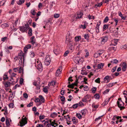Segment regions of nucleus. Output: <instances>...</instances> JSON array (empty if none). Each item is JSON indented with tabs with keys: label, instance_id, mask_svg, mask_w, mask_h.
I'll use <instances>...</instances> for the list:
<instances>
[{
	"label": "nucleus",
	"instance_id": "obj_42",
	"mask_svg": "<svg viewBox=\"0 0 127 127\" xmlns=\"http://www.w3.org/2000/svg\"><path fill=\"white\" fill-rule=\"evenodd\" d=\"M95 82L96 83H100V78H98L97 79H96L95 80Z\"/></svg>",
	"mask_w": 127,
	"mask_h": 127
},
{
	"label": "nucleus",
	"instance_id": "obj_15",
	"mask_svg": "<svg viewBox=\"0 0 127 127\" xmlns=\"http://www.w3.org/2000/svg\"><path fill=\"white\" fill-rule=\"evenodd\" d=\"M104 66V64L102 63H101L98 64L97 65V67L99 69H101Z\"/></svg>",
	"mask_w": 127,
	"mask_h": 127
},
{
	"label": "nucleus",
	"instance_id": "obj_30",
	"mask_svg": "<svg viewBox=\"0 0 127 127\" xmlns=\"http://www.w3.org/2000/svg\"><path fill=\"white\" fill-rule=\"evenodd\" d=\"M76 116L79 119H81L82 117L80 114L77 113L76 114Z\"/></svg>",
	"mask_w": 127,
	"mask_h": 127
},
{
	"label": "nucleus",
	"instance_id": "obj_28",
	"mask_svg": "<svg viewBox=\"0 0 127 127\" xmlns=\"http://www.w3.org/2000/svg\"><path fill=\"white\" fill-rule=\"evenodd\" d=\"M6 122V125H7V126H8L9 125V120L8 119H6L5 121Z\"/></svg>",
	"mask_w": 127,
	"mask_h": 127
},
{
	"label": "nucleus",
	"instance_id": "obj_59",
	"mask_svg": "<svg viewBox=\"0 0 127 127\" xmlns=\"http://www.w3.org/2000/svg\"><path fill=\"white\" fill-rule=\"evenodd\" d=\"M61 100L62 101H64L65 100V98L64 96H61Z\"/></svg>",
	"mask_w": 127,
	"mask_h": 127
},
{
	"label": "nucleus",
	"instance_id": "obj_1",
	"mask_svg": "<svg viewBox=\"0 0 127 127\" xmlns=\"http://www.w3.org/2000/svg\"><path fill=\"white\" fill-rule=\"evenodd\" d=\"M65 43L67 45V46L69 49L71 51L74 49L73 40H72V37L71 35H67L66 37L65 40Z\"/></svg>",
	"mask_w": 127,
	"mask_h": 127
},
{
	"label": "nucleus",
	"instance_id": "obj_57",
	"mask_svg": "<svg viewBox=\"0 0 127 127\" xmlns=\"http://www.w3.org/2000/svg\"><path fill=\"white\" fill-rule=\"evenodd\" d=\"M99 27H96L95 28V29L96 30V32L97 33H98L99 32Z\"/></svg>",
	"mask_w": 127,
	"mask_h": 127
},
{
	"label": "nucleus",
	"instance_id": "obj_61",
	"mask_svg": "<svg viewBox=\"0 0 127 127\" xmlns=\"http://www.w3.org/2000/svg\"><path fill=\"white\" fill-rule=\"evenodd\" d=\"M23 79L22 78H21L20 80V82L19 83L20 84H22L23 82Z\"/></svg>",
	"mask_w": 127,
	"mask_h": 127
},
{
	"label": "nucleus",
	"instance_id": "obj_29",
	"mask_svg": "<svg viewBox=\"0 0 127 127\" xmlns=\"http://www.w3.org/2000/svg\"><path fill=\"white\" fill-rule=\"evenodd\" d=\"M57 114L55 112H53L51 114L50 116L52 118L54 117L55 116H57Z\"/></svg>",
	"mask_w": 127,
	"mask_h": 127
},
{
	"label": "nucleus",
	"instance_id": "obj_38",
	"mask_svg": "<svg viewBox=\"0 0 127 127\" xmlns=\"http://www.w3.org/2000/svg\"><path fill=\"white\" fill-rule=\"evenodd\" d=\"M60 16V15L59 14H55L54 15V17L55 18H58Z\"/></svg>",
	"mask_w": 127,
	"mask_h": 127
},
{
	"label": "nucleus",
	"instance_id": "obj_12",
	"mask_svg": "<svg viewBox=\"0 0 127 127\" xmlns=\"http://www.w3.org/2000/svg\"><path fill=\"white\" fill-rule=\"evenodd\" d=\"M55 120H54L52 122V126L54 127H56L58 126V124L56 123L55 122Z\"/></svg>",
	"mask_w": 127,
	"mask_h": 127
},
{
	"label": "nucleus",
	"instance_id": "obj_25",
	"mask_svg": "<svg viewBox=\"0 0 127 127\" xmlns=\"http://www.w3.org/2000/svg\"><path fill=\"white\" fill-rule=\"evenodd\" d=\"M88 98V96L86 95L84 96L82 99V101L84 102H86Z\"/></svg>",
	"mask_w": 127,
	"mask_h": 127
},
{
	"label": "nucleus",
	"instance_id": "obj_46",
	"mask_svg": "<svg viewBox=\"0 0 127 127\" xmlns=\"http://www.w3.org/2000/svg\"><path fill=\"white\" fill-rule=\"evenodd\" d=\"M80 28H82L83 29H84L86 28V26L85 25H81L80 26Z\"/></svg>",
	"mask_w": 127,
	"mask_h": 127
},
{
	"label": "nucleus",
	"instance_id": "obj_32",
	"mask_svg": "<svg viewBox=\"0 0 127 127\" xmlns=\"http://www.w3.org/2000/svg\"><path fill=\"white\" fill-rule=\"evenodd\" d=\"M88 18L90 20L92 19H95L94 16H92L89 14L88 16Z\"/></svg>",
	"mask_w": 127,
	"mask_h": 127
},
{
	"label": "nucleus",
	"instance_id": "obj_40",
	"mask_svg": "<svg viewBox=\"0 0 127 127\" xmlns=\"http://www.w3.org/2000/svg\"><path fill=\"white\" fill-rule=\"evenodd\" d=\"M89 36L88 34H86L84 35V37L85 39L88 40L89 39Z\"/></svg>",
	"mask_w": 127,
	"mask_h": 127
},
{
	"label": "nucleus",
	"instance_id": "obj_6",
	"mask_svg": "<svg viewBox=\"0 0 127 127\" xmlns=\"http://www.w3.org/2000/svg\"><path fill=\"white\" fill-rule=\"evenodd\" d=\"M122 70L123 71H125L127 67V64L125 63H123L122 64Z\"/></svg>",
	"mask_w": 127,
	"mask_h": 127
},
{
	"label": "nucleus",
	"instance_id": "obj_53",
	"mask_svg": "<svg viewBox=\"0 0 127 127\" xmlns=\"http://www.w3.org/2000/svg\"><path fill=\"white\" fill-rule=\"evenodd\" d=\"M99 55L97 53H95L94 54V57L95 58H97V57H99Z\"/></svg>",
	"mask_w": 127,
	"mask_h": 127
},
{
	"label": "nucleus",
	"instance_id": "obj_23",
	"mask_svg": "<svg viewBox=\"0 0 127 127\" xmlns=\"http://www.w3.org/2000/svg\"><path fill=\"white\" fill-rule=\"evenodd\" d=\"M40 99L43 102H44L45 101V99L44 97L42 95H39V96Z\"/></svg>",
	"mask_w": 127,
	"mask_h": 127
},
{
	"label": "nucleus",
	"instance_id": "obj_60",
	"mask_svg": "<svg viewBox=\"0 0 127 127\" xmlns=\"http://www.w3.org/2000/svg\"><path fill=\"white\" fill-rule=\"evenodd\" d=\"M23 96H24V97L26 98H28V94H26V93H24L23 94Z\"/></svg>",
	"mask_w": 127,
	"mask_h": 127
},
{
	"label": "nucleus",
	"instance_id": "obj_56",
	"mask_svg": "<svg viewBox=\"0 0 127 127\" xmlns=\"http://www.w3.org/2000/svg\"><path fill=\"white\" fill-rule=\"evenodd\" d=\"M7 37H2L1 39V41L3 42H4L5 40L7 39Z\"/></svg>",
	"mask_w": 127,
	"mask_h": 127
},
{
	"label": "nucleus",
	"instance_id": "obj_7",
	"mask_svg": "<svg viewBox=\"0 0 127 127\" xmlns=\"http://www.w3.org/2000/svg\"><path fill=\"white\" fill-rule=\"evenodd\" d=\"M108 40V37L106 36L104 37H103L102 38L101 43L102 44H104L105 42L107 41Z\"/></svg>",
	"mask_w": 127,
	"mask_h": 127
},
{
	"label": "nucleus",
	"instance_id": "obj_54",
	"mask_svg": "<svg viewBox=\"0 0 127 127\" xmlns=\"http://www.w3.org/2000/svg\"><path fill=\"white\" fill-rule=\"evenodd\" d=\"M31 14L33 15H34L35 14V12L34 10H32L31 12Z\"/></svg>",
	"mask_w": 127,
	"mask_h": 127
},
{
	"label": "nucleus",
	"instance_id": "obj_62",
	"mask_svg": "<svg viewBox=\"0 0 127 127\" xmlns=\"http://www.w3.org/2000/svg\"><path fill=\"white\" fill-rule=\"evenodd\" d=\"M44 115H40L39 117V119L40 120L43 119L44 118Z\"/></svg>",
	"mask_w": 127,
	"mask_h": 127
},
{
	"label": "nucleus",
	"instance_id": "obj_8",
	"mask_svg": "<svg viewBox=\"0 0 127 127\" xmlns=\"http://www.w3.org/2000/svg\"><path fill=\"white\" fill-rule=\"evenodd\" d=\"M34 36H33L30 39L31 42L33 45L35 43V39L34 40Z\"/></svg>",
	"mask_w": 127,
	"mask_h": 127
},
{
	"label": "nucleus",
	"instance_id": "obj_50",
	"mask_svg": "<svg viewBox=\"0 0 127 127\" xmlns=\"http://www.w3.org/2000/svg\"><path fill=\"white\" fill-rule=\"evenodd\" d=\"M30 55L31 56V57H34V52L33 51L30 52Z\"/></svg>",
	"mask_w": 127,
	"mask_h": 127
},
{
	"label": "nucleus",
	"instance_id": "obj_13",
	"mask_svg": "<svg viewBox=\"0 0 127 127\" xmlns=\"http://www.w3.org/2000/svg\"><path fill=\"white\" fill-rule=\"evenodd\" d=\"M11 83L10 82H6L4 83V86L6 88L10 86Z\"/></svg>",
	"mask_w": 127,
	"mask_h": 127
},
{
	"label": "nucleus",
	"instance_id": "obj_21",
	"mask_svg": "<svg viewBox=\"0 0 127 127\" xmlns=\"http://www.w3.org/2000/svg\"><path fill=\"white\" fill-rule=\"evenodd\" d=\"M104 81L107 80V82L106 83H108L110 81V79L109 76H107L105 77L104 78Z\"/></svg>",
	"mask_w": 127,
	"mask_h": 127
},
{
	"label": "nucleus",
	"instance_id": "obj_24",
	"mask_svg": "<svg viewBox=\"0 0 127 127\" xmlns=\"http://www.w3.org/2000/svg\"><path fill=\"white\" fill-rule=\"evenodd\" d=\"M32 30L31 28H30L29 29V32H28V33L29 35L30 36H32Z\"/></svg>",
	"mask_w": 127,
	"mask_h": 127
},
{
	"label": "nucleus",
	"instance_id": "obj_19",
	"mask_svg": "<svg viewBox=\"0 0 127 127\" xmlns=\"http://www.w3.org/2000/svg\"><path fill=\"white\" fill-rule=\"evenodd\" d=\"M25 0H19V1L17 2V4L19 5H20L22 4L25 2Z\"/></svg>",
	"mask_w": 127,
	"mask_h": 127
},
{
	"label": "nucleus",
	"instance_id": "obj_58",
	"mask_svg": "<svg viewBox=\"0 0 127 127\" xmlns=\"http://www.w3.org/2000/svg\"><path fill=\"white\" fill-rule=\"evenodd\" d=\"M109 49H110V50H113L115 51L116 50V48L114 47H110Z\"/></svg>",
	"mask_w": 127,
	"mask_h": 127
},
{
	"label": "nucleus",
	"instance_id": "obj_49",
	"mask_svg": "<svg viewBox=\"0 0 127 127\" xmlns=\"http://www.w3.org/2000/svg\"><path fill=\"white\" fill-rule=\"evenodd\" d=\"M9 106L10 108H13L14 107V105L13 103H11L9 104Z\"/></svg>",
	"mask_w": 127,
	"mask_h": 127
},
{
	"label": "nucleus",
	"instance_id": "obj_3",
	"mask_svg": "<svg viewBox=\"0 0 127 127\" xmlns=\"http://www.w3.org/2000/svg\"><path fill=\"white\" fill-rule=\"evenodd\" d=\"M117 103L118 107L120 108L121 110L125 108V107L124 106V103L122 101V100H121V101H118Z\"/></svg>",
	"mask_w": 127,
	"mask_h": 127
},
{
	"label": "nucleus",
	"instance_id": "obj_64",
	"mask_svg": "<svg viewBox=\"0 0 127 127\" xmlns=\"http://www.w3.org/2000/svg\"><path fill=\"white\" fill-rule=\"evenodd\" d=\"M55 81H52L50 83V85L53 86L55 85Z\"/></svg>",
	"mask_w": 127,
	"mask_h": 127
},
{
	"label": "nucleus",
	"instance_id": "obj_33",
	"mask_svg": "<svg viewBox=\"0 0 127 127\" xmlns=\"http://www.w3.org/2000/svg\"><path fill=\"white\" fill-rule=\"evenodd\" d=\"M59 49H55L54 50V52L56 55L58 54L59 53Z\"/></svg>",
	"mask_w": 127,
	"mask_h": 127
},
{
	"label": "nucleus",
	"instance_id": "obj_14",
	"mask_svg": "<svg viewBox=\"0 0 127 127\" xmlns=\"http://www.w3.org/2000/svg\"><path fill=\"white\" fill-rule=\"evenodd\" d=\"M81 36H77L75 38V41L76 42L79 41L81 39Z\"/></svg>",
	"mask_w": 127,
	"mask_h": 127
},
{
	"label": "nucleus",
	"instance_id": "obj_45",
	"mask_svg": "<svg viewBox=\"0 0 127 127\" xmlns=\"http://www.w3.org/2000/svg\"><path fill=\"white\" fill-rule=\"evenodd\" d=\"M67 87L68 88H71L72 89H73L74 88V87L73 86V85L72 84H69L67 86Z\"/></svg>",
	"mask_w": 127,
	"mask_h": 127
},
{
	"label": "nucleus",
	"instance_id": "obj_4",
	"mask_svg": "<svg viewBox=\"0 0 127 127\" xmlns=\"http://www.w3.org/2000/svg\"><path fill=\"white\" fill-rule=\"evenodd\" d=\"M51 62L50 57L49 55H47L45 57L44 63L46 65H48L50 64Z\"/></svg>",
	"mask_w": 127,
	"mask_h": 127
},
{
	"label": "nucleus",
	"instance_id": "obj_35",
	"mask_svg": "<svg viewBox=\"0 0 127 127\" xmlns=\"http://www.w3.org/2000/svg\"><path fill=\"white\" fill-rule=\"evenodd\" d=\"M78 106V104L77 103H76L73 104L72 106V108L74 109H76Z\"/></svg>",
	"mask_w": 127,
	"mask_h": 127
},
{
	"label": "nucleus",
	"instance_id": "obj_55",
	"mask_svg": "<svg viewBox=\"0 0 127 127\" xmlns=\"http://www.w3.org/2000/svg\"><path fill=\"white\" fill-rule=\"evenodd\" d=\"M69 53V51H66L64 54V57L66 56H67V54H68Z\"/></svg>",
	"mask_w": 127,
	"mask_h": 127
},
{
	"label": "nucleus",
	"instance_id": "obj_48",
	"mask_svg": "<svg viewBox=\"0 0 127 127\" xmlns=\"http://www.w3.org/2000/svg\"><path fill=\"white\" fill-rule=\"evenodd\" d=\"M33 105V102H31L29 103L27 105V107H30L31 106H32Z\"/></svg>",
	"mask_w": 127,
	"mask_h": 127
},
{
	"label": "nucleus",
	"instance_id": "obj_43",
	"mask_svg": "<svg viewBox=\"0 0 127 127\" xmlns=\"http://www.w3.org/2000/svg\"><path fill=\"white\" fill-rule=\"evenodd\" d=\"M5 3V1L4 0H2L0 2V6L3 5Z\"/></svg>",
	"mask_w": 127,
	"mask_h": 127
},
{
	"label": "nucleus",
	"instance_id": "obj_22",
	"mask_svg": "<svg viewBox=\"0 0 127 127\" xmlns=\"http://www.w3.org/2000/svg\"><path fill=\"white\" fill-rule=\"evenodd\" d=\"M48 87H45L43 88V91L44 93L46 94H47L48 93Z\"/></svg>",
	"mask_w": 127,
	"mask_h": 127
},
{
	"label": "nucleus",
	"instance_id": "obj_47",
	"mask_svg": "<svg viewBox=\"0 0 127 127\" xmlns=\"http://www.w3.org/2000/svg\"><path fill=\"white\" fill-rule=\"evenodd\" d=\"M23 71V69L21 67H20L19 69V73H21Z\"/></svg>",
	"mask_w": 127,
	"mask_h": 127
},
{
	"label": "nucleus",
	"instance_id": "obj_52",
	"mask_svg": "<svg viewBox=\"0 0 127 127\" xmlns=\"http://www.w3.org/2000/svg\"><path fill=\"white\" fill-rule=\"evenodd\" d=\"M108 28V26L106 24H104L103 26V29L106 30V29H107Z\"/></svg>",
	"mask_w": 127,
	"mask_h": 127
},
{
	"label": "nucleus",
	"instance_id": "obj_17",
	"mask_svg": "<svg viewBox=\"0 0 127 127\" xmlns=\"http://www.w3.org/2000/svg\"><path fill=\"white\" fill-rule=\"evenodd\" d=\"M61 73V71H60V69H58L56 73V75L57 76H58Z\"/></svg>",
	"mask_w": 127,
	"mask_h": 127
},
{
	"label": "nucleus",
	"instance_id": "obj_37",
	"mask_svg": "<svg viewBox=\"0 0 127 127\" xmlns=\"http://www.w3.org/2000/svg\"><path fill=\"white\" fill-rule=\"evenodd\" d=\"M94 96L95 97V98L96 99H99V97H100V96L99 94H96L95 95H94Z\"/></svg>",
	"mask_w": 127,
	"mask_h": 127
},
{
	"label": "nucleus",
	"instance_id": "obj_10",
	"mask_svg": "<svg viewBox=\"0 0 127 127\" xmlns=\"http://www.w3.org/2000/svg\"><path fill=\"white\" fill-rule=\"evenodd\" d=\"M87 112V110L86 109H84L82 110L81 111L80 113L82 116H84L85 115Z\"/></svg>",
	"mask_w": 127,
	"mask_h": 127
},
{
	"label": "nucleus",
	"instance_id": "obj_51",
	"mask_svg": "<svg viewBox=\"0 0 127 127\" xmlns=\"http://www.w3.org/2000/svg\"><path fill=\"white\" fill-rule=\"evenodd\" d=\"M25 46L28 49H30L31 48L32 45L31 44H29Z\"/></svg>",
	"mask_w": 127,
	"mask_h": 127
},
{
	"label": "nucleus",
	"instance_id": "obj_27",
	"mask_svg": "<svg viewBox=\"0 0 127 127\" xmlns=\"http://www.w3.org/2000/svg\"><path fill=\"white\" fill-rule=\"evenodd\" d=\"M109 20V18L107 16H106L105 19H104L103 21V23H107Z\"/></svg>",
	"mask_w": 127,
	"mask_h": 127
},
{
	"label": "nucleus",
	"instance_id": "obj_9",
	"mask_svg": "<svg viewBox=\"0 0 127 127\" xmlns=\"http://www.w3.org/2000/svg\"><path fill=\"white\" fill-rule=\"evenodd\" d=\"M83 15V13L82 12H78L77 14V17H76V19H77L81 18Z\"/></svg>",
	"mask_w": 127,
	"mask_h": 127
},
{
	"label": "nucleus",
	"instance_id": "obj_26",
	"mask_svg": "<svg viewBox=\"0 0 127 127\" xmlns=\"http://www.w3.org/2000/svg\"><path fill=\"white\" fill-rule=\"evenodd\" d=\"M40 86L38 85L37 86H36V89L37 90L36 92L37 93H39L40 92Z\"/></svg>",
	"mask_w": 127,
	"mask_h": 127
},
{
	"label": "nucleus",
	"instance_id": "obj_39",
	"mask_svg": "<svg viewBox=\"0 0 127 127\" xmlns=\"http://www.w3.org/2000/svg\"><path fill=\"white\" fill-rule=\"evenodd\" d=\"M113 62V64H116L118 63V61L116 59H114L113 60V61H111V62L112 63Z\"/></svg>",
	"mask_w": 127,
	"mask_h": 127
},
{
	"label": "nucleus",
	"instance_id": "obj_16",
	"mask_svg": "<svg viewBox=\"0 0 127 127\" xmlns=\"http://www.w3.org/2000/svg\"><path fill=\"white\" fill-rule=\"evenodd\" d=\"M64 117L66 119V120L67 121L69 122H70L71 121L69 115H68L67 116H64Z\"/></svg>",
	"mask_w": 127,
	"mask_h": 127
},
{
	"label": "nucleus",
	"instance_id": "obj_36",
	"mask_svg": "<svg viewBox=\"0 0 127 127\" xmlns=\"http://www.w3.org/2000/svg\"><path fill=\"white\" fill-rule=\"evenodd\" d=\"M113 19L114 21L116 23L115 26H116L117 24V23H118V22L119 21L118 19H117L115 18Z\"/></svg>",
	"mask_w": 127,
	"mask_h": 127
},
{
	"label": "nucleus",
	"instance_id": "obj_41",
	"mask_svg": "<svg viewBox=\"0 0 127 127\" xmlns=\"http://www.w3.org/2000/svg\"><path fill=\"white\" fill-rule=\"evenodd\" d=\"M3 79L4 80H5L6 79H8V77H7V76L6 75H4Z\"/></svg>",
	"mask_w": 127,
	"mask_h": 127
},
{
	"label": "nucleus",
	"instance_id": "obj_44",
	"mask_svg": "<svg viewBox=\"0 0 127 127\" xmlns=\"http://www.w3.org/2000/svg\"><path fill=\"white\" fill-rule=\"evenodd\" d=\"M96 88L95 87H93L92 88V92L94 93H95L96 91Z\"/></svg>",
	"mask_w": 127,
	"mask_h": 127
},
{
	"label": "nucleus",
	"instance_id": "obj_20",
	"mask_svg": "<svg viewBox=\"0 0 127 127\" xmlns=\"http://www.w3.org/2000/svg\"><path fill=\"white\" fill-rule=\"evenodd\" d=\"M20 59V60H19V62L21 61V63H22V59H23V63H24V57L23 55H22L21 56H20L19 57Z\"/></svg>",
	"mask_w": 127,
	"mask_h": 127
},
{
	"label": "nucleus",
	"instance_id": "obj_11",
	"mask_svg": "<svg viewBox=\"0 0 127 127\" xmlns=\"http://www.w3.org/2000/svg\"><path fill=\"white\" fill-rule=\"evenodd\" d=\"M117 39H114V40H113L112 41V44H111L110 45H113L114 46H115L117 44Z\"/></svg>",
	"mask_w": 127,
	"mask_h": 127
},
{
	"label": "nucleus",
	"instance_id": "obj_34",
	"mask_svg": "<svg viewBox=\"0 0 127 127\" xmlns=\"http://www.w3.org/2000/svg\"><path fill=\"white\" fill-rule=\"evenodd\" d=\"M76 119L75 117H74L72 119V121L73 122L74 124L77 123V121H76Z\"/></svg>",
	"mask_w": 127,
	"mask_h": 127
},
{
	"label": "nucleus",
	"instance_id": "obj_31",
	"mask_svg": "<svg viewBox=\"0 0 127 127\" xmlns=\"http://www.w3.org/2000/svg\"><path fill=\"white\" fill-rule=\"evenodd\" d=\"M102 4L103 3L101 2L100 3H98L97 4H96L95 5V6L96 7H100L102 5Z\"/></svg>",
	"mask_w": 127,
	"mask_h": 127
},
{
	"label": "nucleus",
	"instance_id": "obj_63",
	"mask_svg": "<svg viewBox=\"0 0 127 127\" xmlns=\"http://www.w3.org/2000/svg\"><path fill=\"white\" fill-rule=\"evenodd\" d=\"M88 90V87L87 86H85L84 88V90L85 91H87Z\"/></svg>",
	"mask_w": 127,
	"mask_h": 127
},
{
	"label": "nucleus",
	"instance_id": "obj_2",
	"mask_svg": "<svg viewBox=\"0 0 127 127\" xmlns=\"http://www.w3.org/2000/svg\"><path fill=\"white\" fill-rule=\"evenodd\" d=\"M25 27L24 26L19 27V29L20 31L23 32H26L29 29V26L28 24H25Z\"/></svg>",
	"mask_w": 127,
	"mask_h": 127
},
{
	"label": "nucleus",
	"instance_id": "obj_5",
	"mask_svg": "<svg viewBox=\"0 0 127 127\" xmlns=\"http://www.w3.org/2000/svg\"><path fill=\"white\" fill-rule=\"evenodd\" d=\"M26 120L27 119L26 117H25L24 118H22L19 123L20 126L22 127L27 123V121Z\"/></svg>",
	"mask_w": 127,
	"mask_h": 127
},
{
	"label": "nucleus",
	"instance_id": "obj_18",
	"mask_svg": "<svg viewBox=\"0 0 127 127\" xmlns=\"http://www.w3.org/2000/svg\"><path fill=\"white\" fill-rule=\"evenodd\" d=\"M42 67H43L42 64L41 63H39L37 65V68L39 70L40 69H41Z\"/></svg>",
	"mask_w": 127,
	"mask_h": 127
}]
</instances>
